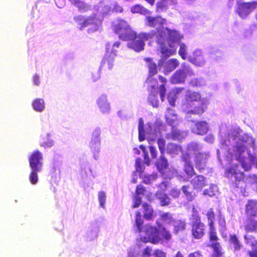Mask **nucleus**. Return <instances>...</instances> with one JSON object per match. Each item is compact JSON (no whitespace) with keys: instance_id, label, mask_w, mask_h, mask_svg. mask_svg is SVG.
Returning <instances> with one entry per match:
<instances>
[{"instance_id":"nucleus-1","label":"nucleus","mask_w":257,"mask_h":257,"mask_svg":"<svg viewBox=\"0 0 257 257\" xmlns=\"http://www.w3.org/2000/svg\"><path fill=\"white\" fill-rule=\"evenodd\" d=\"M113 30L118 35L119 39L130 41L127 43V46L138 52L144 50L146 41L152 39L156 36V32L154 31L138 34L123 20L118 21L117 24L113 26Z\"/></svg>"},{"instance_id":"nucleus-2","label":"nucleus","mask_w":257,"mask_h":257,"mask_svg":"<svg viewBox=\"0 0 257 257\" xmlns=\"http://www.w3.org/2000/svg\"><path fill=\"white\" fill-rule=\"evenodd\" d=\"M246 149L247 147L245 142H237L232 146L231 151L229 152L228 154L230 156H234L235 159L240 163L245 171H248L251 169L252 164H255L256 168H257V153L252 155L250 152H248L249 160L248 162L246 157L243 156V154L246 151Z\"/></svg>"},{"instance_id":"nucleus-3","label":"nucleus","mask_w":257,"mask_h":257,"mask_svg":"<svg viewBox=\"0 0 257 257\" xmlns=\"http://www.w3.org/2000/svg\"><path fill=\"white\" fill-rule=\"evenodd\" d=\"M246 219L243 221V229L246 232L257 233V199H249L244 204Z\"/></svg>"},{"instance_id":"nucleus-4","label":"nucleus","mask_w":257,"mask_h":257,"mask_svg":"<svg viewBox=\"0 0 257 257\" xmlns=\"http://www.w3.org/2000/svg\"><path fill=\"white\" fill-rule=\"evenodd\" d=\"M43 155L39 150L33 151L29 157V163L31 171L29 179L31 184L35 185L38 181V173L43 166Z\"/></svg>"},{"instance_id":"nucleus-5","label":"nucleus","mask_w":257,"mask_h":257,"mask_svg":"<svg viewBox=\"0 0 257 257\" xmlns=\"http://www.w3.org/2000/svg\"><path fill=\"white\" fill-rule=\"evenodd\" d=\"M189 152L194 153L193 160L196 168L201 172L207 168V164L210 155L208 152L200 151V147L196 143L190 144L187 148Z\"/></svg>"},{"instance_id":"nucleus-6","label":"nucleus","mask_w":257,"mask_h":257,"mask_svg":"<svg viewBox=\"0 0 257 257\" xmlns=\"http://www.w3.org/2000/svg\"><path fill=\"white\" fill-rule=\"evenodd\" d=\"M74 20L79 26L80 30L90 27L89 30L91 32L97 31L101 25V21L97 18L96 14H93L88 17L78 15L74 17Z\"/></svg>"},{"instance_id":"nucleus-7","label":"nucleus","mask_w":257,"mask_h":257,"mask_svg":"<svg viewBox=\"0 0 257 257\" xmlns=\"http://www.w3.org/2000/svg\"><path fill=\"white\" fill-rule=\"evenodd\" d=\"M190 219L192 236L197 239L202 238L205 235L206 225L202 222L201 217L196 210H193Z\"/></svg>"},{"instance_id":"nucleus-8","label":"nucleus","mask_w":257,"mask_h":257,"mask_svg":"<svg viewBox=\"0 0 257 257\" xmlns=\"http://www.w3.org/2000/svg\"><path fill=\"white\" fill-rule=\"evenodd\" d=\"M120 43L118 41L115 42L113 44L108 43L106 44V54L102 60L100 68L107 67L110 70L113 66V62L115 56L118 52Z\"/></svg>"},{"instance_id":"nucleus-9","label":"nucleus","mask_w":257,"mask_h":257,"mask_svg":"<svg viewBox=\"0 0 257 257\" xmlns=\"http://www.w3.org/2000/svg\"><path fill=\"white\" fill-rule=\"evenodd\" d=\"M225 176L229 179H233V186L239 188V184L245 178L244 173L241 171L238 164H234L227 167L224 172Z\"/></svg>"},{"instance_id":"nucleus-10","label":"nucleus","mask_w":257,"mask_h":257,"mask_svg":"<svg viewBox=\"0 0 257 257\" xmlns=\"http://www.w3.org/2000/svg\"><path fill=\"white\" fill-rule=\"evenodd\" d=\"M146 236H141L138 241L145 243L151 242L154 244L159 243L161 238L159 237L157 228L156 226L147 224L144 230Z\"/></svg>"},{"instance_id":"nucleus-11","label":"nucleus","mask_w":257,"mask_h":257,"mask_svg":"<svg viewBox=\"0 0 257 257\" xmlns=\"http://www.w3.org/2000/svg\"><path fill=\"white\" fill-rule=\"evenodd\" d=\"M205 215L208 221L209 226L208 238L210 241H213L218 240L217 232L215 227V214L212 208L209 209Z\"/></svg>"},{"instance_id":"nucleus-12","label":"nucleus","mask_w":257,"mask_h":257,"mask_svg":"<svg viewBox=\"0 0 257 257\" xmlns=\"http://www.w3.org/2000/svg\"><path fill=\"white\" fill-rule=\"evenodd\" d=\"M257 7V2H243L237 5L236 13L241 18H245Z\"/></svg>"},{"instance_id":"nucleus-13","label":"nucleus","mask_w":257,"mask_h":257,"mask_svg":"<svg viewBox=\"0 0 257 257\" xmlns=\"http://www.w3.org/2000/svg\"><path fill=\"white\" fill-rule=\"evenodd\" d=\"M188 75H193L192 72L190 73L188 68H184L183 69H179L173 75L172 81L175 83L184 82Z\"/></svg>"},{"instance_id":"nucleus-14","label":"nucleus","mask_w":257,"mask_h":257,"mask_svg":"<svg viewBox=\"0 0 257 257\" xmlns=\"http://www.w3.org/2000/svg\"><path fill=\"white\" fill-rule=\"evenodd\" d=\"M143 208V216L146 220H153L156 216V213L151 205L144 203L142 205Z\"/></svg>"},{"instance_id":"nucleus-15","label":"nucleus","mask_w":257,"mask_h":257,"mask_svg":"<svg viewBox=\"0 0 257 257\" xmlns=\"http://www.w3.org/2000/svg\"><path fill=\"white\" fill-rule=\"evenodd\" d=\"M188 60L198 66H202L205 62L202 54L199 51H194L193 55L189 57Z\"/></svg>"},{"instance_id":"nucleus-16","label":"nucleus","mask_w":257,"mask_h":257,"mask_svg":"<svg viewBox=\"0 0 257 257\" xmlns=\"http://www.w3.org/2000/svg\"><path fill=\"white\" fill-rule=\"evenodd\" d=\"M208 123L206 121L203 120L195 123L193 132L199 135H204L208 132Z\"/></svg>"},{"instance_id":"nucleus-17","label":"nucleus","mask_w":257,"mask_h":257,"mask_svg":"<svg viewBox=\"0 0 257 257\" xmlns=\"http://www.w3.org/2000/svg\"><path fill=\"white\" fill-rule=\"evenodd\" d=\"M210 242H211V243L209 245V247L213 250V252L211 254L210 257H222L224 254V252L218 240Z\"/></svg>"},{"instance_id":"nucleus-18","label":"nucleus","mask_w":257,"mask_h":257,"mask_svg":"<svg viewBox=\"0 0 257 257\" xmlns=\"http://www.w3.org/2000/svg\"><path fill=\"white\" fill-rule=\"evenodd\" d=\"M147 25L151 27H156L158 26H161L165 24L166 20L160 16L151 17L148 16L146 18Z\"/></svg>"},{"instance_id":"nucleus-19","label":"nucleus","mask_w":257,"mask_h":257,"mask_svg":"<svg viewBox=\"0 0 257 257\" xmlns=\"http://www.w3.org/2000/svg\"><path fill=\"white\" fill-rule=\"evenodd\" d=\"M100 135V130H95L92 135L91 141L90 143V147L94 151H97L100 145L99 136Z\"/></svg>"},{"instance_id":"nucleus-20","label":"nucleus","mask_w":257,"mask_h":257,"mask_svg":"<svg viewBox=\"0 0 257 257\" xmlns=\"http://www.w3.org/2000/svg\"><path fill=\"white\" fill-rule=\"evenodd\" d=\"M173 226V232L177 234L179 232L184 231L186 228V223L182 219H175L171 224Z\"/></svg>"},{"instance_id":"nucleus-21","label":"nucleus","mask_w":257,"mask_h":257,"mask_svg":"<svg viewBox=\"0 0 257 257\" xmlns=\"http://www.w3.org/2000/svg\"><path fill=\"white\" fill-rule=\"evenodd\" d=\"M97 104L103 113L107 112L110 109L109 104L107 101L105 95H102L99 97L97 100Z\"/></svg>"},{"instance_id":"nucleus-22","label":"nucleus","mask_w":257,"mask_h":257,"mask_svg":"<svg viewBox=\"0 0 257 257\" xmlns=\"http://www.w3.org/2000/svg\"><path fill=\"white\" fill-rule=\"evenodd\" d=\"M181 189L185 194L186 199L189 201H192L196 197V194L193 192V189L189 185H183Z\"/></svg>"},{"instance_id":"nucleus-23","label":"nucleus","mask_w":257,"mask_h":257,"mask_svg":"<svg viewBox=\"0 0 257 257\" xmlns=\"http://www.w3.org/2000/svg\"><path fill=\"white\" fill-rule=\"evenodd\" d=\"M161 52L165 57H168L174 54L176 48L171 44H169L170 48L165 45L164 43L160 44Z\"/></svg>"},{"instance_id":"nucleus-24","label":"nucleus","mask_w":257,"mask_h":257,"mask_svg":"<svg viewBox=\"0 0 257 257\" xmlns=\"http://www.w3.org/2000/svg\"><path fill=\"white\" fill-rule=\"evenodd\" d=\"M185 99L188 103L193 101L202 102L203 101L199 93L192 91H188L187 92L186 94Z\"/></svg>"},{"instance_id":"nucleus-25","label":"nucleus","mask_w":257,"mask_h":257,"mask_svg":"<svg viewBox=\"0 0 257 257\" xmlns=\"http://www.w3.org/2000/svg\"><path fill=\"white\" fill-rule=\"evenodd\" d=\"M73 5L77 8L78 11L80 13H86L91 9V6L89 4L81 0H78Z\"/></svg>"},{"instance_id":"nucleus-26","label":"nucleus","mask_w":257,"mask_h":257,"mask_svg":"<svg viewBox=\"0 0 257 257\" xmlns=\"http://www.w3.org/2000/svg\"><path fill=\"white\" fill-rule=\"evenodd\" d=\"M144 60L148 63L149 75L152 77L156 74L158 72L157 65L156 63L153 61V59L151 58H145Z\"/></svg>"},{"instance_id":"nucleus-27","label":"nucleus","mask_w":257,"mask_h":257,"mask_svg":"<svg viewBox=\"0 0 257 257\" xmlns=\"http://www.w3.org/2000/svg\"><path fill=\"white\" fill-rule=\"evenodd\" d=\"M195 188L201 189L207 185L205 177L200 175H197L192 181Z\"/></svg>"},{"instance_id":"nucleus-28","label":"nucleus","mask_w":257,"mask_h":257,"mask_svg":"<svg viewBox=\"0 0 257 257\" xmlns=\"http://www.w3.org/2000/svg\"><path fill=\"white\" fill-rule=\"evenodd\" d=\"M176 3V0H160L156 4L157 11H163L167 10L169 5Z\"/></svg>"},{"instance_id":"nucleus-29","label":"nucleus","mask_w":257,"mask_h":257,"mask_svg":"<svg viewBox=\"0 0 257 257\" xmlns=\"http://www.w3.org/2000/svg\"><path fill=\"white\" fill-rule=\"evenodd\" d=\"M168 31V41H170L171 43L177 42L181 40L182 38V36L179 34V33L175 30H172L169 29L167 30Z\"/></svg>"},{"instance_id":"nucleus-30","label":"nucleus","mask_w":257,"mask_h":257,"mask_svg":"<svg viewBox=\"0 0 257 257\" xmlns=\"http://www.w3.org/2000/svg\"><path fill=\"white\" fill-rule=\"evenodd\" d=\"M168 28H164L162 30L159 31V34L157 36V42L158 44L165 43L166 41H168Z\"/></svg>"},{"instance_id":"nucleus-31","label":"nucleus","mask_w":257,"mask_h":257,"mask_svg":"<svg viewBox=\"0 0 257 257\" xmlns=\"http://www.w3.org/2000/svg\"><path fill=\"white\" fill-rule=\"evenodd\" d=\"M155 195L157 199L159 200L160 205L162 206H168L170 203V199L165 193H162L160 192H156Z\"/></svg>"},{"instance_id":"nucleus-32","label":"nucleus","mask_w":257,"mask_h":257,"mask_svg":"<svg viewBox=\"0 0 257 257\" xmlns=\"http://www.w3.org/2000/svg\"><path fill=\"white\" fill-rule=\"evenodd\" d=\"M156 166L160 171L167 168L168 166V161L165 158L164 154H161L160 157L156 162Z\"/></svg>"},{"instance_id":"nucleus-33","label":"nucleus","mask_w":257,"mask_h":257,"mask_svg":"<svg viewBox=\"0 0 257 257\" xmlns=\"http://www.w3.org/2000/svg\"><path fill=\"white\" fill-rule=\"evenodd\" d=\"M183 88H176L170 91L168 95V100L170 104L174 106L175 105V101L177 99V94L179 93Z\"/></svg>"},{"instance_id":"nucleus-34","label":"nucleus","mask_w":257,"mask_h":257,"mask_svg":"<svg viewBox=\"0 0 257 257\" xmlns=\"http://www.w3.org/2000/svg\"><path fill=\"white\" fill-rule=\"evenodd\" d=\"M206 108V105L202 101L200 105L195 106L192 109L188 111L187 114H194L200 116L204 113V109Z\"/></svg>"},{"instance_id":"nucleus-35","label":"nucleus","mask_w":257,"mask_h":257,"mask_svg":"<svg viewBox=\"0 0 257 257\" xmlns=\"http://www.w3.org/2000/svg\"><path fill=\"white\" fill-rule=\"evenodd\" d=\"M229 243L233 245L235 250H239L241 247V244L235 234H229Z\"/></svg>"},{"instance_id":"nucleus-36","label":"nucleus","mask_w":257,"mask_h":257,"mask_svg":"<svg viewBox=\"0 0 257 257\" xmlns=\"http://www.w3.org/2000/svg\"><path fill=\"white\" fill-rule=\"evenodd\" d=\"M32 106L36 111L41 112L45 108L44 101L41 98H36L33 101Z\"/></svg>"},{"instance_id":"nucleus-37","label":"nucleus","mask_w":257,"mask_h":257,"mask_svg":"<svg viewBox=\"0 0 257 257\" xmlns=\"http://www.w3.org/2000/svg\"><path fill=\"white\" fill-rule=\"evenodd\" d=\"M131 12L133 14L139 13L143 15L149 13V11L140 4H136L132 7Z\"/></svg>"},{"instance_id":"nucleus-38","label":"nucleus","mask_w":257,"mask_h":257,"mask_svg":"<svg viewBox=\"0 0 257 257\" xmlns=\"http://www.w3.org/2000/svg\"><path fill=\"white\" fill-rule=\"evenodd\" d=\"M135 223L139 233L143 231V225L144 224L143 219L142 218L141 214L140 211H137L136 213Z\"/></svg>"},{"instance_id":"nucleus-39","label":"nucleus","mask_w":257,"mask_h":257,"mask_svg":"<svg viewBox=\"0 0 257 257\" xmlns=\"http://www.w3.org/2000/svg\"><path fill=\"white\" fill-rule=\"evenodd\" d=\"M181 148L178 145L174 143H168L166 147L167 153L170 154H177Z\"/></svg>"},{"instance_id":"nucleus-40","label":"nucleus","mask_w":257,"mask_h":257,"mask_svg":"<svg viewBox=\"0 0 257 257\" xmlns=\"http://www.w3.org/2000/svg\"><path fill=\"white\" fill-rule=\"evenodd\" d=\"M184 171L187 177L189 178H192L195 175V171L194 169L192 163L184 164Z\"/></svg>"},{"instance_id":"nucleus-41","label":"nucleus","mask_w":257,"mask_h":257,"mask_svg":"<svg viewBox=\"0 0 257 257\" xmlns=\"http://www.w3.org/2000/svg\"><path fill=\"white\" fill-rule=\"evenodd\" d=\"M140 176L143 179V183L146 184H150L152 182L156 180L157 178V175L156 173L144 176H142L141 174Z\"/></svg>"},{"instance_id":"nucleus-42","label":"nucleus","mask_w":257,"mask_h":257,"mask_svg":"<svg viewBox=\"0 0 257 257\" xmlns=\"http://www.w3.org/2000/svg\"><path fill=\"white\" fill-rule=\"evenodd\" d=\"M162 239L169 241L172 239V234L169 230H168L165 227L161 228L160 231Z\"/></svg>"},{"instance_id":"nucleus-43","label":"nucleus","mask_w":257,"mask_h":257,"mask_svg":"<svg viewBox=\"0 0 257 257\" xmlns=\"http://www.w3.org/2000/svg\"><path fill=\"white\" fill-rule=\"evenodd\" d=\"M179 61L176 59H171L167 62V67L170 71H173L179 65Z\"/></svg>"},{"instance_id":"nucleus-44","label":"nucleus","mask_w":257,"mask_h":257,"mask_svg":"<svg viewBox=\"0 0 257 257\" xmlns=\"http://www.w3.org/2000/svg\"><path fill=\"white\" fill-rule=\"evenodd\" d=\"M49 135H47V136L43 138V142L41 143L40 146L43 147L44 148H50L54 145L53 141L50 139H49Z\"/></svg>"},{"instance_id":"nucleus-45","label":"nucleus","mask_w":257,"mask_h":257,"mask_svg":"<svg viewBox=\"0 0 257 257\" xmlns=\"http://www.w3.org/2000/svg\"><path fill=\"white\" fill-rule=\"evenodd\" d=\"M161 218L162 220L166 221L168 224H171L175 219L173 218L172 215L169 212L163 213L161 215Z\"/></svg>"},{"instance_id":"nucleus-46","label":"nucleus","mask_w":257,"mask_h":257,"mask_svg":"<svg viewBox=\"0 0 257 257\" xmlns=\"http://www.w3.org/2000/svg\"><path fill=\"white\" fill-rule=\"evenodd\" d=\"M158 148L161 154H165L166 149V141L163 138H159L157 140Z\"/></svg>"},{"instance_id":"nucleus-47","label":"nucleus","mask_w":257,"mask_h":257,"mask_svg":"<svg viewBox=\"0 0 257 257\" xmlns=\"http://www.w3.org/2000/svg\"><path fill=\"white\" fill-rule=\"evenodd\" d=\"M250 246L253 248L251 250H248L247 252V254L250 257H257V240L254 242L250 243Z\"/></svg>"},{"instance_id":"nucleus-48","label":"nucleus","mask_w":257,"mask_h":257,"mask_svg":"<svg viewBox=\"0 0 257 257\" xmlns=\"http://www.w3.org/2000/svg\"><path fill=\"white\" fill-rule=\"evenodd\" d=\"M179 55L183 60L187 58L186 46L184 43L180 44V49L178 52Z\"/></svg>"},{"instance_id":"nucleus-49","label":"nucleus","mask_w":257,"mask_h":257,"mask_svg":"<svg viewBox=\"0 0 257 257\" xmlns=\"http://www.w3.org/2000/svg\"><path fill=\"white\" fill-rule=\"evenodd\" d=\"M135 167L136 171L139 172L140 175L142 174L144 170V167L142 165V159L141 158L136 159Z\"/></svg>"},{"instance_id":"nucleus-50","label":"nucleus","mask_w":257,"mask_h":257,"mask_svg":"<svg viewBox=\"0 0 257 257\" xmlns=\"http://www.w3.org/2000/svg\"><path fill=\"white\" fill-rule=\"evenodd\" d=\"M106 195L104 192H99L98 194V200L99 201L100 205L104 208L105 202Z\"/></svg>"},{"instance_id":"nucleus-51","label":"nucleus","mask_w":257,"mask_h":257,"mask_svg":"<svg viewBox=\"0 0 257 257\" xmlns=\"http://www.w3.org/2000/svg\"><path fill=\"white\" fill-rule=\"evenodd\" d=\"M166 92V89L165 87V84H161L159 87V93L160 95L161 99L162 101L165 100V94Z\"/></svg>"},{"instance_id":"nucleus-52","label":"nucleus","mask_w":257,"mask_h":257,"mask_svg":"<svg viewBox=\"0 0 257 257\" xmlns=\"http://www.w3.org/2000/svg\"><path fill=\"white\" fill-rule=\"evenodd\" d=\"M182 160L184 164H192L191 156L189 153H184L182 156Z\"/></svg>"},{"instance_id":"nucleus-53","label":"nucleus","mask_w":257,"mask_h":257,"mask_svg":"<svg viewBox=\"0 0 257 257\" xmlns=\"http://www.w3.org/2000/svg\"><path fill=\"white\" fill-rule=\"evenodd\" d=\"M246 180L249 184H257V176L249 175L246 178Z\"/></svg>"},{"instance_id":"nucleus-54","label":"nucleus","mask_w":257,"mask_h":257,"mask_svg":"<svg viewBox=\"0 0 257 257\" xmlns=\"http://www.w3.org/2000/svg\"><path fill=\"white\" fill-rule=\"evenodd\" d=\"M146 192V188L142 185H139L137 186L136 189V194L137 196L144 195Z\"/></svg>"},{"instance_id":"nucleus-55","label":"nucleus","mask_w":257,"mask_h":257,"mask_svg":"<svg viewBox=\"0 0 257 257\" xmlns=\"http://www.w3.org/2000/svg\"><path fill=\"white\" fill-rule=\"evenodd\" d=\"M142 203V198L138 196H136L134 200V203L133 205V208L139 207Z\"/></svg>"},{"instance_id":"nucleus-56","label":"nucleus","mask_w":257,"mask_h":257,"mask_svg":"<svg viewBox=\"0 0 257 257\" xmlns=\"http://www.w3.org/2000/svg\"><path fill=\"white\" fill-rule=\"evenodd\" d=\"M180 190L177 189H172L169 193V195L174 198H178L180 196Z\"/></svg>"},{"instance_id":"nucleus-57","label":"nucleus","mask_w":257,"mask_h":257,"mask_svg":"<svg viewBox=\"0 0 257 257\" xmlns=\"http://www.w3.org/2000/svg\"><path fill=\"white\" fill-rule=\"evenodd\" d=\"M141 148L143 150L144 152V162L146 164L149 165L151 161L148 152L145 151L144 147L141 146Z\"/></svg>"},{"instance_id":"nucleus-58","label":"nucleus","mask_w":257,"mask_h":257,"mask_svg":"<svg viewBox=\"0 0 257 257\" xmlns=\"http://www.w3.org/2000/svg\"><path fill=\"white\" fill-rule=\"evenodd\" d=\"M154 255L156 257H166V252L159 249H156L154 250Z\"/></svg>"},{"instance_id":"nucleus-59","label":"nucleus","mask_w":257,"mask_h":257,"mask_svg":"<svg viewBox=\"0 0 257 257\" xmlns=\"http://www.w3.org/2000/svg\"><path fill=\"white\" fill-rule=\"evenodd\" d=\"M158 187L159 190L157 192H160L162 193H165V191L166 190L167 188V184L165 182H162L159 185Z\"/></svg>"},{"instance_id":"nucleus-60","label":"nucleus","mask_w":257,"mask_h":257,"mask_svg":"<svg viewBox=\"0 0 257 257\" xmlns=\"http://www.w3.org/2000/svg\"><path fill=\"white\" fill-rule=\"evenodd\" d=\"M138 131L139 133L145 132L144 129V123L142 118H140L139 120Z\"/></svg>"},{"instance_id":"nucleus-61","label":"nucleus","mask_w":257,"mask_h":257,"mask_svg":"<svg viewBox=\"0 0 257 257\" xmlns=\"http://www.w3.org/2000/svg\"><path fill=\"white\" fill-rule=\"evenodd\" d=\"M149 149L152 158L156 159L157 157V152L156 148L153 146H150Z\"/></svg>"},{"instance_id":"nucleus-62","label":"nucleus","mask_w":257,"mask_h":257,"mask_svg":"<svg viewBox=\"0 0 257 257\" xmlns=\"http://www.w3.org/2000/svg\"><path fill=\"white\" fill-rule=\"evenodd\" d=\"M171 136L173 139H177L180 136V132L178 130H172Z\"/></svg>"},{"instance_id":"nucleus-63","label":"nucleus","mask_w":257,"mask_h":257,"mask_svg":"<svg viewBox=\"0 0 257 257\" xmlns=\"http://www.w3.org/2000/svg\"><path fill=\"white\" fill-rule=\"evenodd\" d=\"M203 255L200 251H196L189 254L188 257H202Z\"/></svg>"},{"instance_id":"nucleus-64","label":"nucleus","mask_w":257,"mask_h":257,"mask_svg":"<svg viewBox=\"0 0 257 257\" xmlns=\"http://www.w3.org/2000/svg\"><path fill=\"white\" fill-rule=\"evenodd\" d=\"M151 252L152 249L150 247L147 246L144 249L143 254L148 256H150L152 255Z\"/></svg>"}]
</instances>
